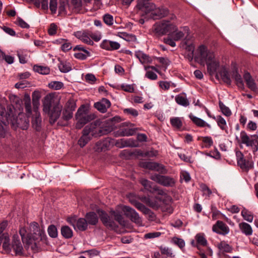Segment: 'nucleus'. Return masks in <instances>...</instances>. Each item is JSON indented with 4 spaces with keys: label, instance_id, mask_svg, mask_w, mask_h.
Returning <instances> with one entry per match:
<instances>
[{
    "label": "nucleus",
    "instance_id": "6",
    "mask_svg": "<svg viewBox=\"0 0 258 258\" xmlns=\"http://www.w3.org/2000/svg\"><path fill=\"white\" fill-rule=\"evenodd\" d=\"M154 32L158 35L171 34L177 29V26L171 21L162 20L156 23L153 26Z\"/></svg>",
    "mask_w": 258,
    "mask_h": 258
},
{
    "label": "nucleus",
    "instance_id": "46",
    "mask_svg": "<svg viewBox=\"0 0 258 258\" xmlns=\"http://www.w3.org/2000/svg\"><path fill=\"white\" fill-rule=\"evenodd\" d=\"M189 39L183 41V47L188 52L194 53L195 51V45L191 41H189Z\"/></svg>",
    "mask_w": 258,
    "mask_h": 258
},
{
    "label": "nucleus",
    "instance_id": "24",
    "mask_svg": "<svg viewBox=\"0 0 258 258\" xmlns=\"http://www.w3.org/2000/svg\"><path fill=\"white\" fill-rule=\"evenodd\" d=\"M238 227L241 232L245 236H249L252 235L253 230L251 226L246 222L240 223Z\"/></svg>",
    "mask_w": 258,
    "mask_h": 258
},
{
    "label": "nucleus",
    "instance_id": "62",
    "mask_svg": "<svg viewBox=\"0 0 258 258\" xmlns=\"http://www.w3.org/2000/svg\"><path fill=\"white\" fill-rule=\"evenodd\" d=\"M57 0H50L49 9L52 14H55L57 11Z\"/></svg>",
    "mask_w": 258,
    "mask_h": 258
},
{
    "label": "nucleus",
    "instance_id": "25",
    "mask_svg": "<svg viewBox=\"0 0 258 258\" xmlns=\"http://www.w3.org/2000/svg\"><path fill=\"white\" fill-rule=\"evenodd\" d=\"M243 78L247 87L251 90L255 91L257 90V87L250 74L246 72L244 74Z\"/></svg>",
    "mask_w": 258,
    "mask_h": 258
},
{
    "label": "nucleus",
    "instance_id": "2",
    "mask_svg": "<svg viewBox=\"0 0 258 258\" xmlns=\"http://www.w3.org/2000/svg\"><path fill=\"white\" fill-rule=\"evenodd\" d=\"M22 241L28 250L36 252L48 244V238L43 226H40L35 222L31 223L28 231L22 227L19 230Z\"/></svg>",
    "mask_w": 258,
    "mask_h": 258
},
{
    "label": "nucleus",
    "instance_id": "1",
    "mask_svg": "<svg viewBox=\"0 0 258 258\" xmlns=\"http://www.w3.org/2000/svg\"><path fill=\"white\" fill-rule=\"evenodd\" d=\"M195 59L201 64L206 63L207 70L211 75H215L218 79L220 78L228 85L231 83L230 77L225 66L220 67L219 60L215 53L204 45H200L197 49Z\"/></svg>",
    "mask_w": 258,
    "mask_h": 258
},
{
    "label": "nucleus",
    "instance_id": "49",
    "mask_svg": "<svg viewBox=\"0 0 258 258\" xmlns=\"http://www.w3.org/2000/svg\"><path fill=\"white\" fill-rule=\"evenodd\" d=\"M17 54L19 58V61L21 63H26L28 57V52L20 50L18 51Z\"/></svg>",
    "mask_w": 258,
    "mask_h": 258
},
{
    "label": "nucleus",
    "instance_id": "33",
    "mask_svg": "<svg viewBox=\"0 0 258 258\" xmlns=\"http://www.w3.org/2000/svg\"><path fill=\"white\" fill-rule=\"evenodd\" d=\"M115 145L118 148H122L125 147L133 146V143L131 139H121L116 141Z\"/></svg>",
    "mask_w": 258,
    "mask_h": 258
},
{
    "label": "nucleus",
    "instance_id": "30",
    "mask_svg": "<svg viewBox=\"0 0 258 258\" xmlns=\"http://www.w3.org/2000/svg\"><path fill=\"white\" fill-rule=\"evenodd\" d=\"M85 219L89 224L96 225L98 221L97 214L94 212H89L86 214Z\"/></svg>",
    "mask_w": 258,
    "mask_h": 258
},
{
    "label": "nucleus",
    "instance_id": "26",
    "mask_svg": "<svg viewBox=\"0 0 258 258\" xmlns=\"http://www.w3.org/2000/svg\"><path fill=\"white\" fill-rule=\"evenodd\" d=\"M135 55L139 59V61L142 64L150 63L152 61L151 57L149 55L143 53L142 51H137L136 52Z\"/></svg>",
    "mask_w": 258,
    "mask_h": 258
},
{
    "label": "nucleus",
    "instance_id": "35",
    "mask_svg": "<svg viewBox=\"0 0 258 258\" xmlns=\"http://www.w3.org/2000/svg\"><path fill=\"white\" fill-rule=\"evenodd\" d=\"M189 117L191 120L195 123L197 126L199 127H204L207 126L209 128H211V125L206 123L204 120L202 119L195 116L192 115H190Z\"/></svg>",
    "mask_w": 258,
    "mask_h": 258
},
{
    "label": "nucleus",
    "instance_id": "12",
    "mask_svg": "<svg viewBox=\"0 0 258 258\" xmlns=\"http://www.w3.org/2000/svg\"><path fill=\"white\" fill-rule=\"evenodd\" d=\"M142 166L147 169L157 171L161 174H165L167 173V170L164 166L156 162H145L142 163Z\"/></svg>",
    "mask_w": 258,
    "mask_h": 258
},
{
    "label": "nucleus",
    "instance_id": "31",
    "mask_svg": "<svg viewBox=\"0 0 258 258\" xmlns=\"http://www.w3.org/2000/svg\"><path fill=\"white\" fill-rule=\"evenodd\" d=\"M137 128H124L120 130L116 133V136L118 137H124L131 136L136 134Z\"/></svg>",
    "mask_w": 258,
    "mask_h": 258
},
{
    "label": "nucleus",
    "instance_id": "40",
    "mask_svg": "<svg viewBox=\"0 0 258 258\" xmlns=\"http://www.w3.org/2000/svg\"><path fill=\"white\" fill-rule=\"evenodd\" d=\"M58 68L60 72L68 73L72 70L71 63L67 61H60L58 64Z\"/></svg>",
    "mask_w": 258,
    "mask_h": 258
},
{
    "label": "nucleus",
    "instance_id": "39",
    "mask_svg": "<svg viewBox=\"0 0 258 258\" xmlns=\"http://www.w3.org/2000/svg\"><path fill=\"white\" fill-rule=\"evenodd\" d=\"M33 70L35 72L42 75H47L50 73V69L46 66L35 65Z\"/></svg>",
    "mask_w": 258,
    "mask_h": 258
},
{
    "label": "nucleus",
    "instance_id": "44",
    "mask_svg": "<svg viewBox=\"0 0 258 258\" xmlns=\"http://www.w3.org/2000/svg\"><path fill=\"white\" fill-rule=\"evenodd\" d=\"M241 216L243 218L248 222H252L253 220V214L248 211L247 209L244 208L241 211Z\"/></svg>",
    "mask_w": 258,
    "mask_h": 258
},
{
    "label": "nucleus",
    "instance_id": "42",
    "mask_svg": "<svg viewBox=\"0 0 258 258\" xmlns=\"http://www.w3.org/2000/svg\"><path fill=\"white\" fill-rule=\"evenodd\" d=\"M0 116H1L3 118H5L8 122L9 121H12V118H13L14 119H15L13 113H6L5 108L1 105H0Z\"/></svg>",
    "mask_w": 258,
    "mask_h": 258
},
{
    "label": "nucleus",
    "instance_id": "14",
    "mask_svg": "<svg viewBox=\"0 0 258 258\" xmlns=\"http://www.w3.org/2000/svg\"><path fill=\"white\" fill-rule=\"evenodd\" d=\"M74 35L76 38L86 44L90 45H93L94 44L93 40L90 39V31L89 30L78 31L74 32Z\"/></svg>",
    "mask_w": 258,
    "mask_h": 258
},
{
    "label": "nucleus",
    "instance_id": "41",
    "mask_svg": "<svg viewBox=\"0 0 258 258\" xmlns=\"http://www.w3.org/2000/svg\"><path fill=\"white\" fill-rule=\"evenodd\" d=\"M220 251L222 252H231L232 247L225 241H221L218 245Z\"/></svg>",
    "mask_w": 258,
    "mask_h": 258
},
{
    "label": "nucleus",
    "instance_id": "63",
    "mask_svg": "<svg viewBox=\"0 0 258 258\" xmlns=\"http://www.w3.org/2000/svg\"><path fill=\"white\" fill-rule=\"evenodd\" d=\"M123 112L124 113L131 115L134 117H136L139 114L138 111L136 109L132 108L124 109L123 110Z\"/></svg>",
    "mask_w": 258,
    "mask_h": 258
},
{
    "label": "nucleus",
    "instance_id": "52",
    "mask_svg": "<svg viewBox=\"0 0 258 258\" xmlns=\"http://www.w3.org/2000/svg\"><path fill=\"white\" fill-rule=\"evenodd\" d=\"M34 4L37 8L41 6V9L44 10H46L48 8V0H35Z\"/></svg>",
    "mask_w": 258,
    "mask_h": 258
},
{
    "label": "nucleus",
    "instance_id": "15",
    "mask_svg": "<svg viewBox=\"0 0 258 258\" xmlns=\"http://www.w3.org/2000/svg\"><path fill=\"white\" fill-rule=\"evenodd\" d=\"M212 230L217 234L225 235L229 233V227L221 221H217L213 226Z\"/></svg>",
    "mask_w": 258,
    "mask_h": 258
},
{
    "label": "nucleus",
    "instance_id": "55",
    "mask_svg": "<svg viewBox=\"0 0 258 258\" xmlns=\"http://www.w3.org/2000/svg\"><path fill=\"white\" fill-rule=\"evenodd\" d=\"M74 111L64 108L62 111V118L64 121H68L73 117Z\"/></svg>",
    "mask_w": 258,
    "mask_h": 258
},
{
    "label": "nucleus",
    "instance_id": "51",
    "mask_svg": "<svg viewBox=\"0 0 258 258\" xmlns=\"http://www.w3.org/2000/svg\"><path fill=\"white\" fill-rule=\"evenodd\" d=\"M72 4L73 7L72 8V11L77 13L80 11L83 6L82 0H72Z\"/></svg>",
    "mask_w": 258,
    "mask_h": 258
},
{
    "label": "nucleus",
    "instance_id": "8",
    "mask_svg": "<svg viewBox=\"0 0 258 258\" xmlns=\"http://www.w3.org/2000/svg\"><path fill=\"white\" fill-rule=\"evenodd\" d=\"M238 142L245 145L246 147H250L253 153L258 150V136L256 135L248 136L245 132L241 131Z\"/></svg>",
    "mask_w": 258,
    "mask_h": 258
},
{
    "label": "nucleus",
    "instance_id": "45",
    "mask_svg": "<svg viewBox=\"0 0 258 258\" xmlns=\"http://www.w3.org/2000/svg\"><path fill=\"white\" fill-rule=\"evenodd\" d=\"M175 100L178 104L185 107L188 106L189 104L187 99L185 97L180 95H177L175 97Z\"/></svg>",
    "mask_w": 258,
    "mask_h": 258
},
{
    "label": "nucleus",
    "instance_id": "17",
    "mask_svg": "<svg viewBox=\"0 0 258 258\" xmlns=\"http://www.w3.org/2000/svg\"><path fill=\"white\" fill-rule=\"evenodd\" d=\"M100 46L103 49L111 51L118 49L120 47V45L116 41L104 40L101 43Z\"/></svg>",
    "mask_w": 258,
    "mask_h": 258
},
{
    "label": "nucleus",
    "instance_id": "59",
    "mask_svg": "<svg viewBox=\"0 0 258 258\" xmlns=\"http://www.w3.org/2000/svg\"><path fill=\"white\" fill-rule=\"evenodd\" d=\"M219 107L222 113L226 116H229L231 115V111L230 109L226 106L221 101H219Z\"/></svg>",
    "mask_w": 258,
    "mask_h": 258
},
{
    "label": "nucleus",
    "instance_id": "4",
    "mask_svg": "<svg viewBox=\"0 0 258 258\" xmlns=\"http://www.w3.org/2000/svg\"><path fill=\"white\" fill-rule=\"evenodd\" d=\"M25 114L23 111L22 107L19 108L18 112V116L15 120V122H12L13 125L16 124V126L20 127L22 130H27L29 126V118L32 114V106L31 98L29 95H25L23 99Z\"/></svg>",
    "mask_w": 258,
    "mask_h": 258
},
{
    "label": "nucleus",
    "instance_id": "27",
    "mask_svg": "<svg viewBox=\"0 0 258 258\" xmlns=\"http://www.w3.org/2000/svg\"><path fill=\"white\" fill-rule=\"evenodd\" d=\"M231 77L235 80V83L240 89H244V83L241 76L238 74L236 70H234L231 73Z\"/></svg>",
    "mask_w": 258,
    "mask_h": 258
},
{
    "label": "nucleus",
    "instance_id": "29",
    "mask_svg": "<svg viewBox=\"0 0 258 258\" xmlns=\"http://www.w3.org/2000/svg\"><path fill=\"white\" fill-rule=\"evenodd\" d=\"M41 95L39 91H34L32 94V104L33 106V110L38 109L40 105V99Z\"/></svg>",
    "mask_w": 258,
    "mask_h": 258
},
{
    "label": "nucleus",
    "instance_id": "9",
    "mask_svg": "<svg viewBox=\"0 0 258 258\" xmlns=\"http://www.w3.org/2000/svg\"><path fill=\"white\" fill-rule=\"evenodd\" d=\"M150 179L156 183L167 187L174 186L176 182V179L170 176L163 175L157 173L151 175Z\"/></svg>",
    "mask_w": 258,
    "mask_h": 258
},
{
    "label": "nucleus",
    "instance_id": "7",
    "mask_svg": "<svg viewBox=\"0 0 258 258\" xmlns=\"http://www.w3.org/2000/svg\"><path fill=\"white\" fill-rule=\"evenodd\" d=\"M76 118L77 120L76 128L81 129L85 124L94 119L95 115L92 113H88L85 106H82L78 109Z\"/></svg>",
    "mask_w": 258,
    "mask_h": 258
},
{
    "label": "nucleus",
    "instance_id": "61",
    "mask_svg": "<svg viewBox=\"0 0 258 258\" xmlns=\"http://www.w3.org/2000/svg\"><path fill=\"white\" fill-rule=\"evenodd\" d=\"M202 142L205 144V146L207 148H210L213 144V141L212 138L209 136L203 137Z\"/></svg>",
    "mask_w": 258,
    "mask_h": 258
},
{
    "label": "nucleus",
    "instance_id": "36",
    "mask_svg": "<svg viewBox=\"0 0 258 258\" xmlns=\"http://www.w3.org/2000/svg\"><path fill=\"white\" fill-rule=\"evenodd\" d=\"M212 118L215 120L219 127L222 130H227V123L225 119L220 115L213 116Z\"/></svg>",
    "mask_w": 258,
    "mask_h": 258
},
{
    "label": "nucleus",
    "instance_id": "32",
    "mask_svg": "<svg viewBox=\"0 0 258 258\" xmlns=\"http://www.w3.org/2000/svg\"><path fill=\"white\" fill-rule=\"evenodd\" d=\"M110 214L114 219L121 226H125L126 223L121 214L117 211H111Z\"/></svg>",
    "mask_w": 258,
    "mask_h": 258
},
{
    "label": "nucleus",
    "instance_id": "22",
    "mask_svg": "<svg viewBox=\"0 0 258 258\" xmlns=\"http://www.w3.org/2000/svg\"><path fill=\"white\" fill-rule=\"evenodd\" d=\"M168 13V11L167 9L163 8H156L153 9L151 14V16L154 19H157L166 16Z\"/></svg>",
    "mask_w": 258,
    "mask_h": 258
},
{
    "label": "nucleus",
    "instance_id": "10",
    "mask_svg": "<svg viewBox=\"0 0 258 258\" xmlns=\"http://www.w3.org/2000/svg\"><path fill=\"white\" fill-rule=\"evenodd\" d=\"M122 211L126 217L128 218L133 222L139 226L143 225L142 218L134 209L128 206H124L122 208Z\"/></svg>",
    "mask_w": 258,
    "mask_h": 258
},
{
    "label": "nucleus",
    "instance_id": "50",
    "mask_svg": "<svg viewBox=\"0 0 258 258\" xmlns=\"http://www.w3.org/2000/svg\"><path fill=\"white\" fill-rule=\"evenodd\" d=\"M61 233L62 235L66 238H70L73 236V231L72 229L67 226L61 227Z\"/></svg>",
    "mask_w": 258,
    "mask_h": 258
},
{
    "label": "nucleus",
    "instance_id": "47",
    "mask_svg": "<svg viewBox=\"0 0 258 258\" xmlns=\"http://www.w3.org/2000/svg\"><path fill=\"white\" fill-rule=\"evenodd\" d=\"M140 182L146 190L151 192H153L154 186H153V183L151 181L146 179H142Z\"/></svg>",
    "mask_w": 258,
    "mask_h": 258
},
{
    "label": "nucleus",
    "instance_id": "54",
    "mask_svg": "<svg viewBox=\"0 0 258 258\" xmlns=\"http://www.w3.org/2000/svg\"><path fill=\"white\" fill-rule=\"evenodd\" d=\"M159 249L163 255H166L167 256L171 257H173L174 256V255L172 252L171 248L166 246H161L159 247Z\"/></svg>",
    "mask_w": 258,
    "mask_h": 258
},
{
    "label": "nucleus",
    "instance_id": "56",
    "mask_svg": "<svg viewBox=\"0 0 258 258\" xmlns=\"http://www.w3.org/2000/svg\"><path fill=\"white\" fill-rule=\"evenodd\" d=\"M63 86V84L59 81H51L48 84L50 88L57 90L61 89Z\"/></svg>",
    "mask_w": 258,
    "mask_h": 258
},
{
    "label": "nucleus",
    "instance_id": "28",
    "mask_svg": "<svg viewBox=\"0 0 258 258\" xmlns=\"http://www.w3.org/2000/svg\"><path fill=\"white\" fill-rule=\"evenodd\" d=\"M110 143L109 139H106L105 140L96 143V150L98 152L105 151L108 149Z\"/></svg>",
    "mask_w": 258,
    "mask_h": 258
},
{
    "label": "nucleus",
    "instance_id": "16",
    "mask_svg": "<svg viewBox=\"0 0 258 258\" xmlns=\"http://www.w3.org/2000/svg\"><path fill=\"white\" fill-rule=\"evenodd\" d=\"M155 6L153 3L144 2V0H138L137 5V7L139 10L144 11L146 14H151Z\"/></svg>",
    "mask_w": 258,
    "mask_h": 258
},
{
    "label": "nucleus",
    "instance_id": "43",
    "mask_svg": "<svg viewBox=\"0 0 258 258\" xmlns=\"http://www.w3.org/2000/svg\"><path fill=\"white\" fill-rule=\"evenodd\" d=\"M88 224L85 218H79L76 222L77 228L81 231H85L87 228Z\"/></svg>",
    "mask_w": 258,
    "mask_h": 258
},
{
    "label": "nucleus",
    "instance_id": "38",
    "mask_svg": "<svg viewBox=\"0 0 258 258\" xmlns=\"http://www.w3.org/2000/svg\"><path fill=\"white\" fill-rule=\"evenodd\" d=\"M92 139L86 133L82 131V135L78 141L79 145L84 147Z\"/></svg>",
    "mask_w": 258,
    "mask_h": 258
},
{
    "label": "nucleus",
    "instance_id": "48",
    "mask_svg": "<svg viewBox=\"0 0 258 258\" xmlns=\"http://www.w3.org/2000/svg\"><path fill=\"white\" fill-rule=\"evenodd\" d=\"M196 240L198 244L202 246H206L207 240L203 233H198L195 236Z\"/></svg>",
    "mask_w": 258,
    "mask_h": 258
},
{
    "label": "nucleus",
    "instance_id": "11",
    "mask_svg": "<svg viewBox=\"0 0 258 258\" xmlns=\"http://www.w3.org/2000/svg\"><path fill=\"white\" fill-rule=\"evenodd\" d=\"M189 29L188 27L185 26L180 28L179 30L177 29L171 33V37L174 40L178 41L182 39L185 36L184 41L190 38Z\"/></svg>",
    "mask_w": 258,
    "mask_h": 258
},
{
    "label": "nucleus",
    "instance_id": "60",
    "mask_svg": "<svg viewBox=\"0 0 258 258\" xmlns=\"http://www.w3.org/2000/svg\"><path fill=\"white\" fill-rule=\"evenodd\" d=\"M103 21L106 25L111 26L113 24V17L110 14H105L103 16Z\"/></svg>",
    "mask_w": 258,
    "mask_h": 258
},
{
    "label": "nucleus",
    "instance_id": "18",
    "mask_svg": "<svg viewBox=\"0 0 258 258\" xmlns=\"http://www.w3.org/2000/svg\"><path fill=\"white\" fill-rule=\"evenodd\" d=\"M34 113L32 118V124L34 128L37 131L40 130L41 125V117L38 109L33 110Z\"/></svg>",
    "mask_w": 258,
    "mask_h": 258
},
{
    "label": "nucleus",
    "instance_id": "23",
    "mask_svg": "<svg viewBox=\"0 0 258 258\" xmlns=\"http://www.w3.org/2000/svg\"><path fill=\"white\" fill-rule=\"evenodd\" d=\"M154 191H157L158 195L161 196V198H158L159 200L162 201L163 203L168 204L171 202L172 198L168 196L163 189L159 188L157 186H154Z\"/></svg>",
    "mask_w": 258,
    "mask_h": 258
},
{
    "label": "nucleus",
    "instance_id": "57",
    "mask_svg": "<svg viewBox=\"0 0 258 258\" xmlns=\"http://www.w3.org/2000/svg\"><path fill=\"white\" fill-rule=\"evenodd\" d=\"M76 108V104L73 99H70L66 103L64 108L74 111Z\"/></svg>",
    "mask_w": 258,
    "mask_h": 258
},
{
    "label": "nucleus",
    "instance_id": "21",
    "mask_svg": "<svg viewBox=\"0 0 258 258\" xmlns=\"http://www.w3.org/2000/svg\"><path fill=\"white\" fill-rule=\"evenodd\" d=\"M12 248H13L16 254L20 255L22 254L23 248L17 235L13 236Z\"/></svg>",
    "mask_w": 258,
    "mask_h": 258
},
{
    "label": "nucleus",
    "instance_id": "5",
    "mask_svg": "<svg viewBox=\"0 0 258 258\" xmlns=\"http://www.w3.org/2000/svg\"><path fill=\"white\" fill-rule=\"evenodd\" d=\"M113 131L112 125H105L102 124L100 125V121L97 120L92 123L86 125L83 131L86 133L91 139L93 138H97L104 135L107 134Z\"/></svg>",
    "mask_w": 258,
    "mask_h": 258
},
{
    "label": "nucleus",
    "instance_id": "19",
    "mask_svg": "<svg viewBox=\"0 0 258 258\" xmlns=\"http://www.w3.org/2000/svg\"><path fill=\"white\" fill-rule=\"evenodd\" d=\"M110 105L111 103L110 101L106 98H103L100 101L94 104L95 108L102 113L106 112L107 109L110 107Z\"/></svg>",
    "mask_w": 258,
    "mask_h": 258
},
{
    "label": "nucleus",
    "instance_id": "34",
    "mask_svg": "<svg viewBox=\"0 0 258 258\" xmlns=\"http://www.w3.org/2000/svg\"><path fill=\"white\" fill-rule=\"evenodd\" d=\"M238 165L240 168L246 171H248L249 169L253 167V162L252 161H247L245 159L241 160V161H238Z\"/></svg>",
    "mask_w": 258,
    "mask_h": 258
},
{
    "label": "nucleus",
    "instance_id": "37",
    "mask_svg": "<svg viewBox=\"0 0 258 258\" xmlns=\"http://www.w3.org/2000/svg\"><path fill=\"white\" fill-rule=\"evenodd\" d=\"M170 122L171 125L177 129H180L182 126V120L181 118L178 117H173L170 119Z\"/></svg>",
    "mask_w": 258,
    "mask_h": 258
},
{
    "label": "nucleus",
    "instance_id": "3",
    "mask_svg": "<svg viewBox=\"0 0 258 258\" xmlns=\"http://www.w3.org/2000/svg\"><path fill=\"white\" fill-rule=\"evenodd\" d=\"M59 102L60 98L53 94H48L44 98L43 110L49 116L51 124L54 123L60 116L62 106Z\"/></svg>",
    "mask_w": 258,
    "mask_h": 258
},
{
    "label": "nucleus",
    "instance_id": "53",
    "mask_svg": "<svg viewBox=\"0 0 258 258\" xmlns=\"http://www.w3.org/2000/svg\"><path fill=\"white\" fill-rule=\"evenodd\" d=\"M47 232L49 236L51 238H54L57 237V230L56 226L54 225H50L48 226Z\"/></svg>",
    "mask_w": 258,
    "mask_h": 258
},
{
    "label": "nucleus",
    "instance_id": "58",
    "mask_svg": "<svg viewBox=\"0 0 258 258\" xmlns=\"http://www.w3.org/2000/svg\"><path fill=\"white\" fill-rule=\"evenodd\" d=\"M172 242L177 245L181 249H182L185 246V242L181 239L178 237H173L171 240Z\"/></svg>",
    "mask_w": 258,
    "mask_h": 258
},
{
    "label": "nucleus",
    "instance_id": "13",
    "mask_svg": "<svg viewBox=\"0 0 258 258\" xmlns=\"http://www.w3.org/2000/svg\"><path fill=\"white\" fill-rule=\"evenodd\" d=\"M98 214L101 221L107 228L111 229H115L117 227L115 223L103 211L98 210Z\"/></svg>",
    "mask_w": 258,
    "mask_h": 258
},
{
    "label": "nucleus",
    "instance_id": "20",
    "mask_svg": "<svg viewBox=\"0 0 258 258\" xmlns=\"http://www.w3.org/2000/svg\"><path fill=\"white\" fill-rule=\"evenodd\" d=\"M72 12V7L69 5L68 0H59L58 4V13L59 15H65L68 12Z\"/></svg>",
    "mask_w": 258,
    "mask_h": 258
},
{
    "label": "nucleus",
    "instance_id": "64",
    "mask_svg": "<svg viewBox=\"0 0 258 258\" xmlns=\"http://www.w3.org/2000/svg\"><path fill=\"white\" fill-rule=\"evenodd\" d=\"M200 187L203 192L204 195L210 197V196L212 194L211 190L206 184H202L200 185Z\"/></svg>",
    "mask_w": 258,
    "mask_h": 258
}]
</instances>
